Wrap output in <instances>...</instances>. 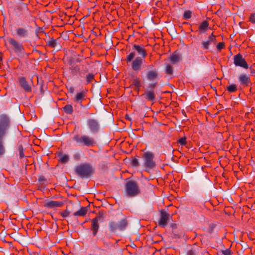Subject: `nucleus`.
<instances>
[{
    "label": "nucleus",
    "mask_w": 255,
    "mask_h": 255,
    "mask_svg": "<svg viewBox=\"0 0 255 255\" xmlns=\"http://www.w3.org/2000/svg\"><path fill=\"white\" fill-rule=\"evenodd\" d=\"M136 53L134 51L130 52L126 58L127 63L132 61L131 68L134 71H139L141 68L143 63L142 58L140 57H137L134 60Z\"/></svg>",
    "instance_id": "nucleus-3"
},
{
    "label": "nucleus",
    "mask_w": 255,
    "mask_h": 255,
    "mask_svg": "<svg viewBox=\"0 0 255 255\" xmlns=\"http://www.w3.org/2000/svg\"><path fill=\"white\" fill-rule=\"evenodd\" d=\"M73 157L76 160H79L80 159V154L79 153H76L74 154Z\"/></svg>",
    "instance_id": "nucleus-40"
},
{
    "label": "nucleus",
    "mask_w": 255,
    "mask_h": 255,
    "mask_svg": "<svg viewBox=\"0 0 255 255\" xmlns=\"http://www.w3.org/2000/svg\"><path fill=\"white\" fill-rule=\"evenodd\" d=\"M7 41L15 53L18 54L23 52L24 48L21 43L11 37L7 38Z\"/></svg>",
    "instance_id": "nucleus-10"
},
{
    "label": "nucleus",
    "mask_w": 255,
    "mask_h": 255,
    "mask_svg": "<svg viewBox=\"0 0 255 255\" xmlns=\"http://www.w3.org/2000/svg\"><path fill=\"white\" fill-rule=\"evenodd\" d=\"M165 73L168 75H172L173 73V68L169 64H167L165 68Z\"/></svg>",
    "instance_id": "nucleus-32"
},
{
    "label": "nucleus",
    "mask_w": 255,
    "mask_h": 255,
    "mask_svg": "<svg viewBox=\"0 0 255 255\" xmlns=\"http://www.w3.org/2000/svg\"><path fill=\"white\" fill-rule=\"evenodd\" d=\"M169 59L173 64H176L180 61V56L178 53L174 52L170 56Z\"/></svg>",
    "instance_id": "nucleus-23"
},
{
    "label": "nucleus",
    "mask_w": 255,
    "mask_h": 255,
    "mask_svg": "<svg viewBox=\"0 0 255 255\" xmlns=\"http://www.w3.org/2000/svg\"><path fill=\"white\" fill-rule=\"evenodd\" d=\"M133 49L135 50L141 58H145L147 56V52L144 46L142 45H133Z\"/></svg>",
    "instance_id": "nucleus-16"
},
{
    "label": "nucleus",
    "mask_w": 255,
    "mask_h": 255,
    "mask_svg": "<svg viewBox=\"0 0 255 255\" xmlns=\"http://www.w3.org/2000/svg\"><path fill=\"white\" fill-rule=\"evenodd\" d=\"M19 81L20 85L23 88L25 92H29L31 91V87L24 77H20L19 78Z\"/></svg>",
    "instance_id": "nucleus-18"
},
{
    "label": "nucleus",
    "mask_w": 255,
    "mask_h": 255,
    "mask_svg": "<svg viewBox=\"0 0 255 255\" xmlns=\"http://www.w3.org/2000/svg\"><path fill=\"white\" fill-rule=\"evenodd\" d=\"M19 156L20 158H22L24 156L23 149L22 146L19 147Z\"/></svg>",
    "instance_id": "nucleus-39"
},
{
    "label": "nucleus",
    "mask_w": 255,
    "mask_h": 255,
    "mask_svg": "<svg viewBox=\"0 0 255 255\" xmlns=\"http://www.w3.org/2000/svg\"><path fill=\"white\" fill-rule=\"evenodd\" d=\"M69 64L70 65V69L71 73L73 75L79 74L80 77H83L84 75L86 74L88 71L87 67H85L84 65L80 66L74 63L72 60H69Z\"/></svg>",
    "instance_id": "nucleus-6"
},
{
    "label": "nucleus",
    "mask_w": 255,
    "mask_h": 255,
    "mask_svg": "<svg viewBox=\"0 0 255 255\" xmlns=\"http://www.w3.org/2000/svg\"><path fill=\"white\" fill-rule=\"evenodd\" d=\"M96 218H99V221L101 219L104 218V214L103 212H100L99 213V215Z\"/></svg>",
    "instance_id": "nucleus-42"
},
{
    "label": "nucleus",
    "mask_w": 255,
    "mask_h": 255,
    "mask_svg": "<svg viewBox=\"0 0 255 255\" xmlns=\"http://www.w3.org/2000/svg\"><path fill=\"white\" fill-rule=\"evenodd\" d=\"M99 218H95L93 219L91 221V230L93 232V235L94 236H96L99 231Z\"/></svg>",
    "instance_id": "nucleus-17"
},
{
    "label": "nucleus",
    "mask_w": 255,
    "mask_h": 255,
    "mask_svg": "<svg viewBox=\"0 0 255 255\" xmlns=\"http://www.w3.org/2000/svg\"><path fill=\"white\" fill-rule=\"evenodd\" d=\"M128 225V222L126 218L122 219L118 223L112 221L109 222V230L112 232H116L117 230L124 231L126 229Z\"/></svg>",
    "instance_id": "nucleus-7"
},
{
    "label": "nucleus",
    "mask_w": 255,
    "mask_h": 255,
    "mask_svg": "<svg viewBox=\"0 0 255 255\" xmlns=\"http://www.w3.org/2000/svg\"><path fill=\"white\" fill-rule=\"evenodd\" d=\"M186 139L185 137L180 138L178 140V143L182 146L185 145L186 143Z\"/></svg>",
    "instance_id": "nucleus-34"
},
{
    "label": "nucleus",
    "mask_w": 255,
    "mask_h": 255,
    "mask_svg": "<svg viewBox=\"0 0 255 255\" xmlns=\"http://www.w3.org/2000/svg\"><path fill=\"white\" fill-rule=\"evenodd\" d=\"M46 42L47 44L52 48H55L57 44V40L54 38L50 39Z\"/></svg>",
    "instance_id": "nucleus-28"
},
{
    "label": "nucleus",
    "mask_w": 255,
    "mask_h": 255,
    "mask_svg": "<svg viewBox=\"0 0 255 255\" xmlns=\"http://www.w3.org/2000/svg\"><path fill=\"white\" fill-rule=\"evenodd\" d=\"M155 86L156 83L149 84L144 93L142 94V96H143L147 101L151 102L154 101L155 100V94L154 92Z\"/></svg>",
    "instance_id": "nucleus-9"
},
{
    "label": "nucleus",
    "mask_w": 255,
    "mask_h": 255,
    "mask_svg": "<svg viewBox=\"0 0 255 255\" xmlns=\"http://www.w3.org/2000/svg\"><path fill=\"white\" fill-rule=\"evenodd\" d=\"M250 20L252 23H255V13H253L251 14Z\"/></svg>",
    "instance_id": "nucleus-41"
},
{
    "label": "nucleus",
    "mask_w": 255,
    "mask_h": 255,
    "mask_svg": "<svg viewBox=\"0 0 255 255\" xmlns=\"http://www.w3.org/2000/svg\"><path fill=\"white\" fill-rule=\"evenodd\" d=\"M86 96V93L84 91H81L80 92H78L75 96L73 101L74 102L78 104L82 103L83 100L85 99Z\"/></svg>",
    "instance_id": "nucleus-19"
},
{
    "label": "nucleus",
    "mask_w": 255,
    "mask_h": 255,
    "mask_svg": "<svg viewBox=\"0 0 255 255\" xmlns=\"http://www.w3.org/2000/svg\"><path fill=\"white\" fill-rule=\"evenodd\" d=\"M69 214L70 212L67 210H65L61 213V215L63 218H66L69 216Z\"/></svg>",
    "instance_id": "nucleus-36"
},
{
    "label": "nucleus",
    "mask_w": 255,
    "mask_h": 255,
    "mask_svg": "<svg viewBox=\"0 0 255 255\" xmlns=\"http://www.w3.org/2000/svg\"><path fill=\"white\" fill-rule=\"evenodd\" d=\"M74 91L75 89L73 87H70L68 89V91L71 94H73L74 93Z\"/></svg>",
    "instance_id": "nucleus-43"
},
{
    "label": "nucleus",
    "mask_w": 255,
    "mask_h": 255,
    "mask_svg": "<svg viewBox=\"0 0 255 255\" xmlns=\"http://www.w3.org/2000/svg\"><path fill=\"white\" fill-rule=\"evenodd\" d=\"M144 166L147 169H151L155 167L156 164L153 160V154L150 152H145L143 155Z\"/></svg>",
    "instance_id": "nucleus-8"
},
{
    "label": "nucleus",
    "mask_w": 255,
    "mask_h": 255,
    "mask_svg": "<svg viewBox=\"0 0 255 255\" xmlns=\"http://www.w3.org/2000/svg\"><path fill=\"white\" fill-rule=\"evenodd\" d=\"M147 79L149 81H153L158 77V72L157 70L154 69L147 72L146 74Z\"/></svg>",
    "instance_id": "nucleus-21"
},
{
    "label": "nucleus",
    "mask_w": 255,
    "mask_h": 255,
    "mask_svg": "<svg viewBox=\"0 0 255 255\" xmlns=\"http://www.w3.org/2000/svg\"><path fill=\"white\" fill-rule=\"evenodd\" d=\"M170 215L164 210L160 212V217L158 221V225L160 227L164 228L169 220Z\"/></svg>",
    "instance_id": "nucleus-13"
},
{
    "label": "nucleus",
    "mask_w": 255,
    "mask_h": 255,
    "mask_svg": "<svg viewBox=\"0 0 255 255\" xmlns=\"http://www.w3.org/2000/svg\"><path fill=\"white\" fill-rule=\"evenodd\" d=\"M73 140L78 145L81 146L93 147L97 143L94 137L85 134H76L73 136Z\"/></svg>",
    "instance_id": "nucleus-1"
},
{
    "label": "nucleus",
    "mask_w": 255,
    "mask_h": 255,
    "mask_svg": "<svg viewBox=\"0 0 255 255\" xmlns=\"http://www.w3.org/2000/svg\"><path fill=\"white\" fill-rule=\"evenodd\" d=\"M80 61V59H78L76 60V61Z\"/></svg>",
    "instance_id": "nucleus-46"
},
{
    "label": "nucleus",
    "mask_w": 255,
    "mask_h": 255,
    "mask_svg": "<svg viewBox=\"0 0 255 255\" xmlns=\"http://www.w3.org/2000/svg\"><path fill=\"white\" fill-rule=\"evenodd\" d=\"M9 127V120L4 115L0 116V155L3 154L5 152L2 139L6 134V131Z\"/></svg>",
    "instance_id": "nucleus-2"
},
{
    "label": "nucleus",
    "mask_w": 255,
    "mask_h": 255,
    "mask_svg": "<svg viewBox=\"0 0 255 255\" xmlns=\"http://www.w3.org/2000/svg\"><path fill=\"white\" fill-rule=\"evenodd\" d=\"M64 205L62 201H57L53 200L45 201L44 203V206L48 208H54L57 207H61Z\"/></svg>",
    "instance_id": "nucleus-14"
},
{
    "label": "nucleus",
    "mask_w": 255,
    "mask_h": 255,
    "mask_svg": "<svg viewBox=\"0 0 255 255\" xmlns=\"http://www.w3.org/2000/svg\"><path fill=\"white\" fill-rule=\"evenodd\" d=\"M222 253L224 255H231V251L230 249L223 250Z\"/></svg>",
    "instance_id": "nucleus-38"
},
{
    "label": "nucleus",
    "mask_w": 255,
    "mask_h": 255,
    "mask_svg": "<svg viewBox=\"0 0 255 255\" xmlns=\"http://www.w3.org/2000/svg\"><path fill=\"white\" fill-rule=\"evenodd\" d=\"M234 63L236 66L240 67L246 69L249 68V65L241 54H238L234 56Z\"/></svg>",
    "instance_id": "nucleus-12"
},
{
    "label": "nucleus",
    "mask_w": 255,
    "mask_h": 255,
    "mask_svg": "<svg viewBox=\"0 0 255 255\" xmlns=\"http://www.w3.org/2000/svg\"><path fill=\"white\" fill-rule=\"evenodd\" d=\"M58 156H59V161L60 162H61V163H66L69 160V155L65 154L59 153Z\"/></svg>",
    "instance_id": "nucleus-24"
},
{
    "label": "nucleus",
    "mask_w": 255,
    "mask_h": 255,
    "mask_svg": "<svg viewBox=\"0 0 255 255\" xmlns=\"http://www.w3.org/2000/svg\"><path fill=\"white\" fill-rule=\"evenodd\" d=\"M209 23L207 21L205 20L202 22L199 26V29L201 32H205L208 29Z\"/></svg>",
    "instance_id": "nucleus-27"
},
{
    "label": "nucleus",
    "mask_w": 255,
    "mask_h": 255,
    "mask_svg": "<svg viewBox=\"0 0 255 255\" xmlns=\"http://www.w3.org/2000/svg\"><path fill=\"white\" fill-rule=\"evenodd\" d=\"M131 164L134 166H138L139 165L138 159L136 158H133L131 161Z\"/></svg>",
    "instance_id": "nucleus-35"
},
{
    "label": "nucleus",
    "mask_w": 255,
    "mask_h": 255,
    "mask_svg": "<svg viewBox=\"0 0 255 255\" xmlns=\"http://www.w3.org/2000/svg\"><path fill=\"white\" fill-rule=\"evenodd\" d=\"M251 73L253 75L255 74V69H254L253 67H251L250 68Z\"/></svg>",
    "instance_id": "nucleus-44"
},
{
    "label": "nucleus",
    "mask_w": 255,
    "mask_h": 255,
    "mask_svg": "<svg viewBox=\"0 0 255 255\" xmlns=\"http://www.w3.org/2000/svg\"><path fill=\"white\" fill-rule=\"evenodd\" d=\"M132 85L134 86V89L138 92L139 89L141 86L140 81L138 78H135L132 81Z\"/></svg>",
    "instance_id": "nucleus-26"
},
{
    "label": "nucleus",
    "mask_w": 255,
    "mask_h": 255,
    "mask_svg": "<svg viewBox=\"0 0 255 255\" xmlns=\"http://www.w3.org/2000/svg\"><path fill=\"white\" fill-rule=\"evenodd\" d=\"M76 173L84 178L89 177L93 173L92 166L87 163L81 164L75 168Z\"/></svg>",
    "instance_id": "nucleus-5"
},
{
    "label": "nucleus",
    "mask_w": 255,
    "mask_h": 255,
    "mask_svg": "<svg viewBox=\"0 0 255 255\" xmlns=\"http://www.w3.org/2000/svg\"><path fill=\"white\" fill-rule=\"evenodd\" d=\"M87 124L91 133H95L99 131L100 126L97 120L94 119H88Z\"/></svg>",
    "instance_id": "nucleus-11"
},
{
    "label": "nucleus",
    "mask_w": 255,
    "mask_h": 255,
    "mask_svg": "<svg viewBox=\"0 0 255 255\" xmlns=\"http://www.w3.org/2000/svg\"><path fill=\"white\" fill-rule=\"evenodd\" d=\"M17 35L19 37H25L28 35L27 30L24 28H18L16 30Z\"/></svg>",
    "instance_id": "nucleus-22"
},
{
    "label": "nucleus",
    "mask_w": 255,
    "mask_h": 255,
    "mask_svg": "<svg viewBox=\"0 0 255 255\" xmlns=\"http://www.w3.org/2000/svg\"><path fill=\"white\" fill-rule=\"evenodd\" d=\"M127 195L129 197L136 196L140 193V189L137 183L134 181H129L125 186Z\"/></svg>",
    "instance_id": "nucleus-4"
},
{
    "label": "nucleus",
    "mask_w": 255,
    "mask_h": 255,
    "mask_svg": "<svg viewBox=\"0 0 255 255\" xmlns=\"http://www.w3.org/2000/svg\"><path fill=\"white\" fill-rule=\"evenodd\" d=\"M238 79L239 82H240V84L244 86H249L252 84L250 77L249 76L245 74H241L239 77Z\"/></svg>",
    "instance_id": "nucleus-15"
},
{
    "label": "nucleus",
    "mask_w": 255,
    "mask_h": 255,
    "mask_svg": "<svg viewBox=\"0 0 255 255\" xmlns=\"http://www.w3.org/2000/svg\"><path fill=\"white\" fill-rule=\"evenodd\" d=\"M228 91L231 93L235 92L237 90V86L235 84H232L227 87Z\"/></svg>",
    "instance_id": "nucleus-31"
},
{
    "label": "nucleus",
    "mask_w": 255,
    "mask_h": 255,
    "mask_svg": "<svg viewBox=\"0 0 255 255\" xmlns=\"http://www.w3.org/2000/svg\"><path fill=\"white\" fill-rule=\"evenodd\" d=\"M187 255H195V253L192 250L189 251L187 253Z\"/></svg>",
    "instance_id": "nucleus-45"
},
{
    "label": "nucleus",
    "mask_w": 255,
    "mask_h": 255,
    "mask_svg": "<svg viewBox=\"0 0 255 255\" xmlns=\"http://www.w3.org/2000/svg\"><path fill=\"white\" fill-rule=\"evenodd\" d=\"M94 79V75L92 73H89L86 75V84H89Z\"/></svg>",
    "instance_id": "nucleus-30"
},
{
    "label": "nucleus",
    "mask_w": 255,
    "mask_h": 255,
    "mask_svg": "<svg viewBox=\"0 0 255 255\" xmlns=\"http://www.w3.org/2000/svg\"><path fill=\"white\" fill-rule=\"evenodd\" d=\"M224 42H219L217 45V48L218 50H221L224 47Z\"/></svg>",
    "instance_id": "nucleus-37"
},
{
    "label": "nucleus",
    "mask_w": 255,
    "mask_h": 255,
    "mask_svg": "<svg viewBox=\"0 0 255 255\" xmlns=\"http://www.w3.org/2000/svg\"><path fill=\"white\" fill-rule=\"evenodd\" d=\"M87 212V207H82L80 209L73 213L75 216H84Z\"/></svg>",
    "instance_id": "nucleus-25"
},
{
    "label": "nucleus",
    "mask_w": 255,
    "mask_h": 255,
    "mask_svg": "<svg viewBox=\"0 0 255 255\" xmlns=\"http://www.w3.org/2000/svg\"><path fill=\"white\" fill-rule=\"evenodd\" d=\"M64 111L69 114H71L73 112V107L71 105H67L63 108Z\"/></svg>",
    "instance_id": "nucleus-29"
},
{
    "label": "nucleus",
    "mask_w": 255,
    "mask_h": 255,
    "mask_svg": "<svg viewBox=\"0 0 255 255\" xmlns=\"http://www.w3.org/2000/svg\"><path fill=\"white\" fill-rule=\"evenodd\" d=\"M192 16V12L190 10H186L184 12L183 17L185 19H188Z\"/></svg>",
    "instance_id": "nucleus-33"
},
{
    "label": "nucleus",
    "mask_w": 255,
    "mask_h": 255,
    "mask_svg": "<svg viewBox=\"0 0 255 255\" xmlns=\"http://www.w3.org/2000/svg\"><path fill=\"white\" fill-rule=\"evenodd\" d=\"M216 41V37L212 33L211 35L209 36L208 39L207 41H204L202 42V45L204 49H207L209 48V45L212 43Z\"/></svg>",
    "instance_id": "nucleus-20"
}]
</instances>
